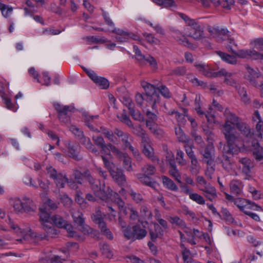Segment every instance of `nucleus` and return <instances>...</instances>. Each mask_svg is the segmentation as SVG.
Listing matches in <instances>:
<instances>
[{"label": "nucleus", "instance_id": "obj_51", "mask_svg": "<svg viewBox=\"0 0 263 263\" xmlns=\"http://www.w3.org/2000/svg\"><path fill=\"white\" fill-rule=\"evenodd\" d=\"M118 118L121 121L125 123L129 127L133 126V124L129 117L126 114L125 112H124L121 115H118Z\"/></svg>", "mask_w": 263, "mask_h": 263}, {"label": "nucleus", "instance_id": "obj_46", "mask_svg": "<svg viewBox=\"0 0 263 263\" xmlns=\"http://www.w3.org/2000/svg\"><path fill=\"white\" fill-rule=\"evenodd\" d=\"M101 250L102 254L105 257L111 258L113 256V253L108 245L105 244L103 245L101 248Z\"/></svg>", "mask_w": 263, "mask_h": 263}, {"label": "nucleus", "instance_id": "obj_21", "mask_svg": "<svg viewBox=\"0 0 263 263\" xmlns=\"http://www.w3.org/2000/svg\"><path fill=\"white\" fill-rule=\"evenodd\" d=\"M83 69L94 83L101 88L106 89L108 87L109 82L107 79L98 77L93 70L90 69L83 68Z\"/></svg>", "mask_w": 263, "mask_h": 263}, {"label": "nucleus", "instance_id": "obj_34", "mask_svg": "<svg viewBox=\"0 0 263 263\" xmlns=\"http://www.w3.org/2000/svg\"><path fill=\"white\" fill-rule=\"evenodd\" d=\"M54 182H55L57 186L59 188H63L66 183L67 182L68 179L65 175L59 174L56 177L53 178Z\"/></svg>", "mask_w": 263, "mask_h": 263}, {"label": "nucleus", "instance_id": "obj_1", "mask_svg": "<svg viewBox=\"0 0 263 263\" xmlns=\"http://www.w3.org/2000/svg\"><path fill=\"white\" fill-rule=\"evenodd\" d=\"M224 115L226 120L222 131L228 144L227 153L234 155L243 152L246 149L245 141L252 136L250 127L239 122L238 117L228 109H226Z\"/></svg>", "mask_w": 263, "mask_h": 263}, {"label": "nucleus", "instance_id": "obj_38", "mask_svg": "<svg viewBox=\"0 0 263 263\" xmlns=\"http://www.w3.org/2000/svg\"><path fill=\"white\" fill-rule=\"evenodd\" d=\"M168 221L171 223L176 224L180 228L185 227V222L178 216L170 217Z\"/></svg>", "mask_w": 263, "mask_h": 263}, {"label": "nucleus", "instance_id": "obj_59", "mask_svg": "<svg viewBox=\"0 0 263 263\" xmlns=\"http://www.w3.org/2000/svg\"><path fill=\"white\" fill-rule=\"evenodd\" d=\"M12 11L13 8L11 6L6 5L5 8L2 11V13L4 17H8L11 15Z\"/></svg>", "mask_w": 263, "mask_h": 263}, {"label": "nucleus", "instance_id": "obj_15", "mask_svg": "<svg viewBox=\"0 0 263 263\" xmlns=\"http://www.w3.org/2000/svg\"><path fill=\"white\" fill-rule=\"evenodd\" d=\"M9 83H0V96L4 101L6 107L13 111H16L18 109V106L13 104L9 98V97L12 95L11 92L8 91L6 93L5 91V87L9 89Z\"/></svg>", "mask_w": 263, "mask_h": 263}, {"label": "nucleus", "instance_id": "obj_18", "mask_svg": "<svg viewBox=\"0 0 263 263\" xmlns=\"http://www.w3.org/2000/svg\"><path fill=\"white\" fill-rule=\"evenodd\" d=\"M209 31L210 34L216 39L218 42H221L223 40H227L230 44H234V41L232 39H229V31L227 28H210Z\"/></svg>", "mask_w": 263, "mask_h": 263}, {"label": "nucleus", "instance_id": "obj_56", "mask_svg": "<svg viewBox=\"0 0 263 263\" xmlns=\"http://www.w3.org/2000/svg\"><path fill=\"white\" fill-rule=\"evenodd\" d=\"M182 210L184 214L189 216L193 220L196 219V215L195 213L190 210L187 206H183Z\"/></svg>", "mask_w": 263, "mask_h": 263}, {"label": "nucleus", "instance_id": "obj_41", "mask_svg": "<svg viewBox=\"0 0 263 263\" xmlns=\"http://www.w3.org/2000/svg\"><path fill=\"white\" fill-rule=\"evenodd\" d=\"M121 159L123 160V166L124 168L127 171H132L133 168L130 158L125 154Z\"/></svg>", "mask_w": 263, "mask_h": 263}, {"label": "nucleus", "instance_id": "obj_64", "mask_svg": "<svg viewBox=\"0 0 263 263\" xmlns=\"http://www.w3.org/2000/svg\"><path fill=\"white\" fill-rule=\"evenodd\" d=\"M133 48L134 51L135 52L136 58L139 61H142L143 59L144 58V55L141 53L140 50L137 46L135 45L134 46Z\"/></svg>", "mask_w": 263, "mask_h": 263}, {"label": "nucleus", "instance_id": "obj_63", "mask_svg": "<svg viewBox=\"0 0 263 263\" xmlns=\"http://www.w3.org/2000/svg\"><path fill=\"white\" fill-rule=\"evenodd\" d=\"M28 72L29 75L32 77L35 80H36L38 83H41L39 78V74L34 68L31 67L29 69Z\"/></svg>", "mask_w": 263, "mask_h": 263}, {"label": "nucleus", "instance_id": "obj_12", "mask_svg": "<svg viewBox=\"0 0 263 263\" xmlns=\"http://www.w3.org/2000/svg\"><path fill=\"white\" fill-rule=\"evenodd\" d=\"M139 131L137 134L141 138L143 153L148 158L152 159L154 157V149L151 145V140L148 136L141 127H138Z\"/></svg>", "mask_w": 263, "mask_h": 263}, {"label": "nucleus", "instance_id": "obj_28", "mask_svg": "<svg viewBox=\"0 0 263 263\" xmlns=\"http://www.w3.org/2000/svg\"><path fill=\"white\" fill-rule=\"evenodd\" d=\"M214 152V147L212 144L208 145L205 148L201 150L203 157L206 159L208 165L213 164V159L212 154Z\"/></svg>", "mask_w": 263, "mask_h": 263}, {"label": "nucleus", "instance_id": "obj_6", "mask_svg": "<svg viewBox=\"0 0 263 263\" xmlns=\"http://www.w3.org/2000/svg\"><path fill=\"white\" fill-rule=\"evenodd\" d=\"M7 222L15 234L18 236L21 237V238L17 239L18 241L23 242L24 240H32L36 243L39 241L45 239L46 237V235L33 232L29 227H19L10 217L8 218V220Z\"/></svg>", "mask_w": 263, "mask_h": 263}, {"label": "nucleus", "instance_id": "obj_20", "mask_svg": "<svg viewBox=\"0 0 263 263\" xmlns=\"http://www.w3.org/2000/svg\"><path fill=\"white\" fill-rule=\"evenodd\" d=\"M54 107L59 112V120L65 124H68L70 122L69 113L72 111L73 108L67 106H63L59 103H55Z\"/></svg>", "mask_w": 263, "mask_h": 263}, {"label": "nucleus", "instance_id": "obj_42", "mask_svg": "<svg viewBox=\"0 0 263 263\" xmlns=\"http://www.w3.org/2000/svg\"><path fill=\"white\" fill-rule=\"evenodd\" d=\"M191 171L193 174H197L199 172L200 166L197 159L196 157L191 159Z\"/></svg>", "mask_w": 263, "mask_h": 263}, {"label": "nucleus", "instance_id": "obj_9", "mask_svg": "<svg viewBox=\"0 0 263 263\" xmlns=\"http://www.w3.org/2000/svg\"><path fill=\"white\" fill-rule=\"evenodd\" d=\"M261 139V132H256L255 133H252V136H250L245 141L246 149L243 152L246 151L248 148L252 146L255 159L263 163V148L260 147L258 143V140Z\"/></svg>", "mask_w": 263, "mask_h": 263}, {"label": "nucleus", "instance_id": "obj_7", "mask_svg": "<svg viewBox=\"0 0 263 263\" xmlns=\"http://www.w3.org/2000/svg\"><path fill=\"white\" fill-rule=\"evenodd\" d=\"M9 203L17 214L31 213L36 209L33 200L27 196L23 197L22 199L17 197H11L9 199Z\"/></svg>", "mask_w": 263, "mask_h": 263}, {"label": "nucleus", "instance_id": "obj_27", "mask_svg": "<svg viewBox=\"0 0 263 263\" xmlns=\"http://www.w3.org/2000/svg\"><path fill=\"white\" fill-rule=\"evenodd\" d=\"M64 142L68 148L70 156L77 160L81 159V157L79 155V146L77 144H72L69 141H65Z\"/></svg>", "mask_w": 263, "mask_h": 263}, {"label": "nucleus", "instance_id": "obj_5", "mask_svg": "<svg viewBox=\"0 0 263 263\" xmlns=\"http://www.w3.org/2000/svg\"><path fill=\"white\" fill-rule=\"evenodd\" d=\"M101 147V158L104 166L108 170L113 179L120 185H123L126 182L125 176L122 171L116 168L115 164L110 160L112 158L108 144H104Z\"/></svg>", "mask_w": 263, "mask_h": 263}, {"label": "nucleus", "instance_id": "obj_23", "mask_svg": "<svg viewBox=\"0 0 263 263\" xmlns=\"http://www.w3.org/2000/svg\"><path fill=\"white\" fill-rule=\"evenodd\" d=\"M157 221L159 224L162 227L160 228L158 224H155V229L156 233L151 232H150L151 239L154 240L156 239L158 237H160L163 235L164 232L167 229V223L166 220L160 218H157Z\"/></svg>", "mask_w": 263, "mask_h": 263}, {"label": "nucleus", "instance_id": "obj_33", "mask_svg": "<svg viewBox=\"0 0 263 263\" xmlns=\"http://www.w3.org/2000/svg\"><path fill=\"white\" fill-rule=\"evenodd\" d=\"M162 182L164 186L170 190L176 191L178 189L177 186L174 182L166 176L162 177Z\"/></svg>", "mask_w": 263, "mask_h": 263}, {"label": "nucleus", "instance_id": "obj_49", "mask_svg": "<svg viewBox=\"0 0 263 263\" xmlns=\"http://www.w3.org/2000/svg\"><path fill=\"white\" fill-rule=\"evenodd\" d=\"M236 88L238 90L242 101L246 103H248L249 101V99L248 98L247 91L244 89V88H241L240 87H238L237 85V88Z\"/></svg>", "mask_w": 263, "mask_h": 263}, {"label": "nucleus", "instance_id": "obj_57", "mask_svg": "<svg viewBox=\"0 0 263 263\" xmlns=\"http://www.w3.org/2000/svg\"><path fill=\"white\" fill-rule=\"evenodd\" d=\"M159 91L161 94L166 98H169L171 97L170 92L167 87L164 85H161L158 88Z\"/></svg>", "mask_w": 263, "mask_h": 263}, {"label": "nucleus", "instance_id": "obj_61", "mask_svg": "<svg viewBox=\"0 0 263 263\" xmlns=\"http://www.w3.org/2000/svg\"><path fill=\"white\" fill-rule=\"evenodd\" d=\"M92 140H93V142H95V143L97 145H98L100 147L105 144L103 138L101 136H97V137L93 136Z\"/></svg>", "mask_w": 263, "mask_h": 263}, {"label": "nucleus", "instance_id": "obj_31", "mask_svg": "<svg viewBox=\"0 0 263 263\" xmlns=\"http://www.w3.org/2000/svg\"><path fill=\"white\" fill-rule=\"evenodd\" d=\"M218 55L224 61L230 64H235L237 63V60L235 57L229 55L226 53L218 51Z\"/></svg>", "mask_w": 263, "mask_h": 263}, {"label": "nucleus", "instance_id": "obj_43", "mask_svg": "<svg viewBox=\"0 0 263 263\" xmlns=\"http://www.w3.org/2000/svg\"><path fill=\"white\" fill-rule=\"evenodd\" d=\"M174 114L175 115V117L176 118V119H177L178 122L180 125H181V124L183 125L185 123V122H186V118H187V116H186L183 114H180L178 112H175L174 111H172L169 112V114H170V115H173Z\"/></svg>", "mask_w": 263, "mask_h": 263}, {"label": "nucleus", "instance_id": "obj_48", "mask_svg": "<svg viewBox=\"0 0 263 263\" xmlns=\"http://www.w3.org/2000/svg\"><path fill=\"white\" fill-rule=\"evenodd\" d=\"M108 146L110 148V152L116 156L119 159H121L125 154V153L121 152L117 147L111 144H108Z\"/></svg>", "mask_w": 263, "mask_h": 263}, {"label": "nucleus", "instance_id": "obj_29", "mask_svg": "<svg viewBox=\"0 0 263 263\" xmlns=\"http://www.w3.org/2000/svg\"><path fill=\"white\" fill-rule=\"evenodd\" d=\"M243 185L241 181L233 180L230 183L231 192L233 194L240 195L242 192Z\"/></svg>", "mask_w": 263, "mask_h": 263}, {"label": "nucleus", "instance_id": "obj_4", "mask_svg": "<svg viewBox=\"0 0 263 263\" xmlns=\"http://www.w3.org/2000/svg\"><path fill=\"white\" fill-rule=\"evenodd\" d=\"M141 224H138L133 227L129 230L124 231V236L128 239H141L147 234L146 229L149 223L152 222V214L146 206H142L140 211Z\"/></svg>", "mask_w": 263, "mask_h": 263}, {"label": "nucleus", "instance_id": "obj_24", "mask_svg": "<svg viewBox=\"0 0 263 263\" xmlns=\"http://www.w3.org/2000/svg\"><path fill=\"white\" fill-rule=\"evenodd\" d=\"M233 73L228 72L225 69H221L215 73V76L224 77L226 84L237 88L236 81L233 78Z\"/></svg>", "mask_w": 263, "mask_h": 263}, {"label": "nucleus", "instance_id": "obj_30", "mask_svg": "<svg viewBox=\"0 0 263 263\" xmlns=\"http://www.w3.org/2000/svg\"><path fill=\"white\" fill-rule=\"evenodd\" d=\"M146 175L141 174H138L136 177L142 183L152 187H154L155 182L153 181L150 177Z\"/></svg>", "mask_w": 263, "mask_h": 263}, {"label": "nucleus", "instance_id": "obj_39", "mask_svg": "<svg viewBox=\"0 0 263 263\" xmlns=\"http://www.w3.org/2000/svg\"><path fill=\"white\" fill-rule=\"evenodd\" d=\"M175 132L177 137L180 142L186 143L189 141L187 138L180 127L176 128Z\"/></svg>", "mask_w": 263, "mask_h": 263}, {"label": "nucleus", "instance_id": "obj_55", "mask_svg": "<svg viewBox=\"0 0 263 263\" xmlns=\"http://www.w3.org/2000/svg\"><path fill=\"white\" fill-rule=\"evenodd\" d=\"M185 145H184V148L185 149V152L187 156L190 159L193 158V157H196L194 154V152L192 150L193 145L189 143V141L185 143Z\"/></svg>", "mask_w": 263, "mask_h": 263}, {"label": "nucleus", "instance_id": "obj_14", "mask_svg": "<svg viewBox=\"0 0 263 263\" xmlns=\"http://www.w3.org/2000/svg\"><path fill=\"white\" fill-rule=\"evenodd\" d=\"M104 215L98 210L92 215L91 218L95 223L99 225L102 233L105 235L108 239H112L113 235L109 229H107L106 223L104 221Z\"/></svg>", "mask_w": 263, "mask_h": 263}, {"label": "nucleus", "instance_id": "obj_19", "mask_svg": "<svg viewBox=\"0 0 263 263\" xmlns=\"http://www.w3.org/2000/svg\"><path fill=\"white\" fill-rule=\"evenodd\" d=\"M74 222L79 227V230L84 234H89L92 232V229L88 226L84 224L83 214L79 211L73 213L72 214Z\"/></svg>", "mask_w": 263, "mask_h": 263}, {"label": "nucleus", "instance_id": "obj_13", "mask_svg": "<svg viewBox=\"0 0 263 263\" xmlns=\"http://www.w3.org/2000/svg\"><path fill=\"white\" fill-rule=\"evenodd\" d=\"M146 116L147 118L146 121V126L148 127L150 131L155 136L158 137H162L163 135V131L155 123V121L157 120V115L147 110L146 112Z\"/></svg>", "mask_w": 263, "mask_h": 263}, {"label": "nucleus", "instance_id": "obj_16", "mask_svg": "<svg viewBox=\"0 0 263 263\" xmlns=\"http://www.w3.org/2000/svg\"><path fill=\"white\" fill-rule=\"evenodd\" d=\"M98 118V116H85V120L86 124L88 127L92 130L94 132H97L98 133H102L105 137L107 138L110 142L114 143H117L118 140L117 138L111 132L109 131L107 129L104 127H101L100 130H98L97 128H95L92 127V125L89 123V122L91 120H93V119H97Z\"/></svg>", "mask_w": 263, "mask_h": 263}, {"label": "nucleus", "instance_id": "obj_52", "mask_svg": "<svg viewBox=\"0 0 263 263\" xmlns=\"http://www.w3.org/2000/svg\"><path fill=\"white\" fill-rule=\"evenodd\" d=\"M23 182L24 183L28 186L34 187V188H37L38 187V184L35 183L34 181H33L32 178L30 177L29 176H25L23 178Z\"/></svg>", "mask_w": 263, "mask_h": 263}, {"label": "nucleus", "instance_id": "obj_17", "mask_svg": "<svg viewBox=\"0 0 263 263\" xmlns=\"http://www.w3.org/2000/svg\"><path fill=\"white\" fill-rule=\"evenodd\" d=\"M51 219L52 221V224H53L59 228H64L67 230L70 237H79L77 233L73 230V227L72 226L67 223V221L64 220L61 216L55 215L51 217Z\"/></svg>", "mask_w": 263, "mask_h": 263}, {"label": "nucleus", "instance_id": "obj_50", "mask_svg": "<svg viewBox=\"0 0 263 263\" xmlns=\"http://www.w3.org/2000/svg\"><path fill=\"white\" fill-rule=\"evenodd\" d=\"M142 171L145 175H153L156 172V168L153 165L147 164L142 168Z\"/></svg>", "mask_w": 263, "mask_h": 263}, {"label": "nucleus", "instance_id": "obj_54", "mask_svg": "<svg viewBox=\"0 0 263 263\" xmlns=\"http://www.w3.org/2000/svg\"><path fill=\"white\" fill-rule=\"evenodd\" d=\"M184 153L181 150H177L176 159L178 163L181 165L186 164V161L183 159Z\"/></svg>", "mask_w": 263, "mask_h": 263}, {"label": "nucleus", "instance_id": "obj_60", "mask_svg": "<svg viewBox=\"0 0 263 263\" xmlns=\"http://www.w3.org/2000/svg\"><path fill=\"white\" fill-rule=\"evenodd\" d=\"M109 213L108 214L107 218L110 221H116L117 213L115 210L111 206H108Z\"/></svg>", "mask_w": 263, "mask_h": 263}, {"label": "nucleus", "instance_id": "obj_22", "mask_svg": "<svg viewBox=\"0 0 263 263\" xmlns=\"http://www.w3.org/2000/svg\"><path fill=\"white\" fill-rule=\"evenodd\" d=\"M200 96H196L195 100V107L194 109L196 111L197 113L199 115L203 116L205 115L207 121L209 123H213L215 121V117L214 114L212 111V106H210L209 108V111L206 114H205L203 111L201 110L200 104Z\"/></svg>", "mask_w": 263, "mask_h": 263}, {"label": "nucleus", "instance_id": "obj_35", "mask_svg": "<svg viewBox=\"0 0 263 263\" xmlns=\"http://www.w3.org/2000/svg\"><path fill=\"white\" fill-rule=\"evenodd\" d=\"M195 66L199 71L201 72L205 76H212V73L209 71L210 68L208 65L204 63H196Z\"/></svg>", "mask_w": 263, "mask_h": 263}, {"label": "nucleus", "instance_id": "obj_45", "mask_svg": "<svg viewBox=\"0 0 263 263\" xmlns=\"http://www.w3.org/2000/svg\"><path fill=\"white\" fill-rule=\"evenodd\" d=\"M189 198L190 199L196 202L198 204H204L205 203L204 198L201 195L197 193H193V194L190 195V197Z\"/></svg>", "mask_w": 263, "mask_h": 263}, {"label": "nucleus", "instance_id": "obj_10", "mask_svg": "<svg viewBox=\"0 0 263 263\" xmlns=\"http://www.w3.org/2000/svg\"><path fill=\"white\" fill-rule=\"evenodd\" d=\"M103 16L106 23L110 27L114 28V29L111 30V31L117 34L116 39L119 42L123 43L127 42L130 39L141 42L140 37L137 35L128 32L127 31L114 28V23L107 14H104Z\"/></svg>", "mask_w": 263, "mask_h": 263}, {"label": "nucleus", "instance_id": "obj_2", "mask_svg": "<svg viewBox=\"0 0 263 263\" xmlns=\"http://www.w3.org/2000/svg\"><path fill=\"white\" fill-rule=\"evenodd\" d=\"M75 178L77 182L81 183V179H85L88 180L91 184L92 190L95 195L102 200L106 202L111 201L115 202L118 206L119 210L121 213L127 215L128 212H130V219L136 220L138 215V213L134 210L130 204L125 205L124 201L119 197V195L114 192L109 187H106L104 184H101L100 182L95 184L92 181L93 180L88 172L84 174L81 173L79 171H76L74 173Z\"/></svg>", "mask_w": 263, "mask_h": 263}, {"label": "nucleus", "instance_id": "obj_40", "mask_svg": "<svg viewBox=\"0 0 263 263\" xmlns=\"http://www.w3.org/2000/svg\"><path fill=\"white\" fill-rule=\"evenodd\" d=\"M129 112L135 120L140 122H143L144 121V117L143 115L141 114L140 111L135 110L133 107H129Z\"/></svg>", "mask_w": 263, "mask_h": 263}, {"label": "nucleus", "instance_id": "obj_47", "mask_svg": "<svg viewBox=\"0 0 263 263\" xmlns=\"http://www.w3.org/2000/svg\"><path fill=\"white\" fill-rule=\"evenodd\" d=\"M26 4L28 6V8H24L25 14L26 16L29 15H31L32 14L37 11L32 5L31 2H30V1H27L26 2Z\"/></svg>", "mask_w": 263, "mask_h": 263}, {"label": "nucleus", "instance_id": "obj_8", "mask_svg": "<svg viewBox=\"0 0 263 263\" xmlns=\"http://www.w3.org/2000/svg\"><path fill=\"white\" fill-rule=\"evenodd\" d=\"M141 85L144 88L145 93L142 95L137 93L135 97L137 103L141 105L143 100H145L151 104L153 109L155 108L156 104L159 102L160 97L156 91L155 87L150 83L145 81L141 82Z\"/></svg>", "mask_w": 263, "mask_h": 263}, {"label": "nucleus", "instance_id": "obj_36", "mask_svg": "<svg viewBox=\"0 0 263 263\" xmlns=\"http://www.w3.org/2000/svg\"><path fill=\"white\" fill-rule=\"evenodd\" d=\"M182 249V259L184 263H186L190 259L192 258V253L191 251L186 248L183 243L180 244Z\"/></svg>", "mask_w": 263, "mask_h": 263}, {"label": "nucleus", "instance_id": "obj_44", "mask_svg": "<svg viewBox=\"0 0 263 263\" xmlns=\"http://www.w3.org/2000/svg\"><path fill=\"white\" fill-rule=\"evenodd\" d=\"M251 46L253 48L252 49L263 51V39L254 40L251 42Z\"/></svg>", "mask_w": 263, "mask_h": 263}, {"label": "nucleus", "instance_id": "obj_26", "mask_svg": "<svg viewBox=\"0 0 263 263\" xmlns=\"http://www.w3.org/2000/svg\"><path fill=\"white\" fill-rule=\"evenodd\" d=\"M40 221L44 230L48 228V226L52 224L51 217L49 214L42 208L40 209Z\"/></svg>", "mask_w": 263, "mask_h": 263}, {"label": "nucleus", "instance_id": "obj_62", "mask_svg": "<svg viewBox=\"0 0 263 263\" xmlns=\"http://www.w3.org/2000/svg\"><path fill=\"white\" fill-rule=\"evenodd\" d=\"M201 190L205 192V194H214L216 193L215 189L210 184L204 188H201Z\"/></svg>", "mask_w": 263, "mask_h": 263}, {"label": "nucleus", "instance_id": "obj_3", "mask_svg": "<svg viewBox=\"0 0 263 263\" xmlns=\"http://www.w3.org/2000/svg\"><path fill=\"white\" fill-rule=\"evenodd\" d=\"M179 16L184 20L189 27L185 28L183 33L177 29L173 30V36L180 44L188 47L192 46L187 37L195 41H200L204 38L203 27L194 19H192L183 13H179Z\"/></svg>", "mask_w": 263, "mask_h": 263}, {"label": "nucleus", "instance_id": "obj_37", "mask_svg": "<svg viewBox=\"0 0 263 263\" xmlns=\"http://www.w3.org/2000/svg\"><path fill=\"white\" fill-rule=\"evenodd\" d=\"M143 36L148 43L153 45H159L160 43V41L156 38L152 34L144 33Z\"/></svg>", "mask_w": 263, "mask_h": 263}, {"label": "nucleus", "instance_id": "obj_11", "mask_svg": "<svg viewBox=\"0 0 263 263\" xmlns=\"http://www.w3.org/2000/svg\"><path fill=\"white\" fill-rule=\"evenodd\" d=\"M224 193L226 199L230 201L233 202L235 205L244 213L245 211H247V209H251L257 211L261 210V208L253 202L241 198H234L233 196L227 193L224 192Z\"/></svg>", "mask_w": 263, "mask_h": 263}, {"label": "nucleus", "instance_id": "obj_58", "mask_svg": "<svg viewBox=\"0 0 263 263\" xmlns=\"http://www.w3.org/2000/svg\"><path fill=\"white\" fill-rule=\"evenodd\" d=\"M61 202L63 203L65 206L69 207L72 204V200L68 197L66 195H63L60 197Z\"/></svg>", "mask_w": 263, "mask_h": 263}, {"label": "nucleus", "instance_id": "obj_32", "mask_svg": "<svg viewBox=\"0 0 263 263\" xmlns=\"http://www.w3.org/2000/svg\"><path fill=\"white\" fill-rule=\"evenodd\" d=\"M170 163L171 165V168L170 170V174L175 178L178 182L181 183V177L178 170L177 169L175 161L174 160L170 161Z\"/></svg>", "mask_w": 263, "mask_h": 263}, {"label": "nucleus", "instance_id": "obj_53", "mask_svg": "<svg viewBox=\"0 0 263 263\" xmlns=\"http://www.w3.org/2000/svg\"><path fill=\"white\" fill-rule=\"evenodd\" d=\"M142 61H146L147 63H149V65L153 68L155 69L157 68V63L156 59L154 57L149 55H148L147 56L144 55V58L143 59Z\"/></svg>", "mask_w": 263, "mask_h": 263}, {"label": "nucleus", "instance_id": "obj_25", "mask_svg": "<svg viewBox=\"0 0 263 263\" xmlns=\"http://www.w3.org/2000/svg\"><path fill=\"white\" fill-rule=\"evenodd\" d=\"M241 164L242 172L246 175V179H249L251 177V168L253 165L251 159L248 158H242L239 160Z\"/></svg>", "mask_w": 263, "mask_h": 263}]
</instances>
